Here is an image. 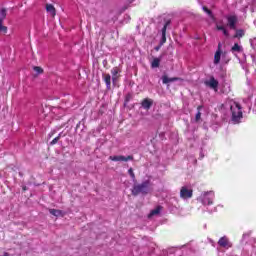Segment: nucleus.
Masks as SVG:
<instances>
[{"label": "nucleus", "mask_w": 256, "mask_h": 256, "mask_svg": "<svg viewBox=\"0 0 256 256\" xmlns=\"http://www.w3.org/2000/svg\"><path fill=\"white\" fill-rule=\"evenodd\" d=\"M229 107L232 113V122L237 124L243 119V111L241 110V105L235 101L229 102Z\"/></svg>", "instance_id": "f257e3e1"}, {"label": "nucleus", "mask_w": 256, "mask_h": 256, "mask_svg": "<svg viewBox=\"0 0 256 256\" xmlns=\"http://www.w3.org/2000/svg\"><path fill=\"white\" fill-rule=\"evenodd\" d=\"M197 201L202 203V205H213V201H215V192L214 191H204L200 194Z\"/></svg>", "instance_id": "f03ea898"}, {"label": "nucleus", "mask_w": 256, "mask_h": 256, "mask_svg": "<svg viewBox=\"0 0 256 256\" xmlns=\"http://www.w3.org/2000/svg\"><path fill=\"white\" fill-rule=\"evenodd\" d=\"M139 193H149V181H144L141 184L134 185L132 195H139Z\"/></svg>", "instance_id": "7ed1b4c3"}, {"label": "nucleus", "mask_w": 256, "mask_h": 256, "mask_svg": "<svg viewBox=\"0 0 256 256\" xmlns=\"http://www.w3.org/2000/svg\"><path fill=\"white\" fill-rule=\"evenodd\" d=\"M180 197L187 201V199H191L193 197V188L191 186H183L180 189Z\"/></svg>", "instance_id": "20e7f679"}, {"label": "nucleus", "mask_w": 256, "mask_h": 256, "mask_svg": "<svg viewBox=\"0 0 256 256\" xmlns=\"http://www.w3.org/2000/svg\"><path fill=\"white\" fill-rule=\"evenodd\" d=\"M218 245L222 249H231L233 247V243L229 240L227 236H223L218 240Z\"/></svg>", "instance_id": "39448f33"}, {"label": "nucleus", "mask_w": 256, "mask_h": 256, "mask_svg": "<svg viewBox=\"0 0 256 256\" xmlns=\"http://www.w3.org/2000/svg\"><path fill=\"white\" fill-rule=\"evenodd\" d=\"M226 19L228 21L227 26L231 29H237V21H239V19L237 18V15L235 14H230L228 16H226Z\"/></svg>", "instance_id": "423d86ee"}, {"label": "nucleus", "mask_w": 256, "mask_h": 256, "mask_svg": "<svg viewBox=\"0 0 256 256\" xmlns=\"http://www.w3.org/2000/svg\"><path fill=\"white\" fill-rule=\"evenodd\" d=\"M216 29H217V31H222V33H223V35H225V37H229V31L227 30V24H225L223 19L218 20L216 22Z\"/></svg>", "instance_id": "0eeeda50"}, {"label": "nucleus", "mask_w": 256, "mask_h": 256, "mask_svg": "<svg viewBox=\"0 0 256 256\" xmlns=\"http://www.w3.org/2000/svg\"><path fill=\"white\" fill-rule=\"evenodd\" d=\"M206 87H209L210 89H213L214 91H217L219 87V81L215 79V77H210L208 80L205 81Z\"/></svg>", "instance_id": "6e6552de"}, {"label": "nucleus", "mask_w": 256, "mask_h": 256, "mask_svg": "<svg viewBox=\"0 0 256 256\" xmlns=\"http://www.w3.org/2000/svg\"><path fill=\"white\" fill-rule=\"evenodd\" d=\"M110 161H133V156H110Z\"/></svg>", "instance_id": "1a4fd4ad"}, {"label": "nucleus", "mask_w": 256, "mask_h": 256, "mask_svg": "<svg viewBox=\"0 0 256 256\" xmlns=\"http://www.w3.org/2000/svg\"><path fill=\"white\" fill-rule=\"evenodd\" d=\"M169 25H171L170 21H167L164 25V27L162 28V38H161V45H163L164 43L167 42V37H166V33H167V27H169Z\"/></svg>", "instance_id": "9d476101"}, {"label": "nucleus", "mask_w": 256, "mask_h": 256, "mask_svg": "<svg viewBox=\"0 0 256 256\" xmlns=\"http://www.w3.org/2000/svg\"><path fill=\"white\" fill-rule=\"evenodd\" d=\"M119 73H121V70H119V68H113L111 70V74H112V81L113 84L115 85V83H117L118 79H119Z\"/></svg>", "instance_id": "9b49d317"}, {"label": "nucleus", "mask_w": 256, "mask_h": 256, "mask_svg": "<svg viewBox=\"0 0 256 256\" xmlns=\"http://www.w3.org/2000/svg\"><path fill=\"white\" fill-rule=\"evenodd\" d=\"M46 11L49 13V15H51V17H55V15H57L55 6H53V4H46Z\"/></svg>", "instance_id": "f8f14e48"}, {"label": "nucleus", "mask_w": 256, "mask_h": 256, "mask_svg": "<svg viewBox=\"0 0 256 256\" xmlns=\"http://www.w3.org/2000/svg\"><path fill=\"white\" fill-rule=\"evenodd\" d=\"M151 105H153V100L146 98L142 101L143 109H151Z\"/></svg>", "instance_id": "ddd939ff"}, {"label": "nucleus", "mask_w": 256, "mask_h": 256, "mask_svg": "<svg viewBox=\"0 0 256 256\" xmlns=\"http://www.w3.org/2000/svg\"><path fill=\"white\" fill-rule=\"evenodd\" d=\"M231 51L233 53H243V46L239 45L238 43H235L232 46Z\"/></svg>", "instance_id": "4468645a"}, {"label": "nucleus", "mask_w": 256, "mask_h": 256, "mask_svg": "<svg viewBox=\"0 0 256 256\" xmlns=\"http://www.w3.org/2000/svg\"><path fill=\"white\" fill-rule=\"evenodd\" d=\"M222 51H216L214 54V65H219V63H221V55H222Z\"/></svg>", "instance_id": "2eb2a0df"}, {"label": "nucleus", "mask_w": 256, "mask_h": 256, "mask_svg": "<svg viewBox=\"0 0 256 256\" xmlns=\"http://www.w3.org/2000/svg\"><path fill=\"white\" fill-rule=\"evenodd\" d=\"M173 81H177V78H169L166 75L162 76V83L167 85V83H173Z\"/></svg>", "instance_id": "dca6fc26"}, {"label": "nucleus", "mask_w": 256, "mask_h": 256, "mask_svg": "<svg viewBox=\"0 0 256 256\" xmlns=\"http://www.w3.org/2000/svg\"><path fill=\"white\" fill-rule=\"evenodd\" d=\"M49 213L51 215H54V217H61V216H63V211L57 210V209H50Z\"/></svg>", "instance_id": "f3484780"}, {"label": "nucleus", "mask_w": 256, "mask_h": 256, "mask_svg": "<svg viewBox=\"0 0 256 256\" xmlns=\"http://www.w3.org/2000/svg\"><path fill=\"white\" fill-rule=\"evenodd\" d=\"M159 65H161V58H154L151 63L152 69H157V67H159Z\"/></svg>", "instance_id": "a211bd4d"}, {"label": "nucleus", "mask_w": 256, "mask_h": 256, "mask_svg": "<svg viewBox=\"0 0 256 256\" xmlns=\"http://www.w3.org/2000/svg\"><path fill=\"white\" fill-rule=\"evenodd\" d=\"M7 17V8L0 9V21L4 22Z\"/></svg>", "instance_id": "6ab92c4d"}, {"label": "nucleus", "mask_w": 256, "mask_h": 256, "mask_svg": "<svg viewBox=\"0 0 256 256\" xmlns=\"http://www.w3.org/2000/svg\"><path fill=\"white\" fill-rule=\"evenodd\" d=\"M104 81L106 83L107 89H111V75L110 74L104 75Z\"/></svg>", "instance_id": "aec40b11"}, {"label": "nucleus", "mask_w": 256, "mask_h": 256, "mask_svg": "<svg viewBox=\"0 0 256 256\" xmlns=\"http://www.w3.org/2000/svg\"><path fill=\"white\" fill-rule=\"evenodd\" d=\"M159 213H161V206H158L157 208L152 210L150 212V214L148 215V217H149V219H151V217H154V215H159Z\"/></svg>", "instance_id": "412c9836"}, {"label": "nucleus", "mask_w": 256, "mask_h": 256, "mask_svg": "<svg viewBox=\"0 0 256 256\" xmlns=\"http://www.w3.org/2000/svg\"><path fill=\"white\" fill-rule=\"evenodd\" d=\"M245 35V31L243 29H239L236 30V34L234 35V37L236 39H241V37H243Z\"/></svg>", "instance_id": "4be33fe9"}, {"label": "nucleus", "mask_w": 256, "mask_h": 256, "mask_svg": "<svg viewBox=\"0 0 256 256\" xmlns=\"http://www.w3.org/2000/svg\"><path fill=\"white\" fill-rule=\"evenodd\" d=\"M7 26L3 25V22L0 20V33H3L4 35L7 34Z\"/></svg>", "instance_id": "5701e85b"}, {"label": "nucleus", "mask_w": 256, "mask_h": 256, "mask_svg": "<svg viewBox=\"0 0 256 256\" xmlns=\"http://www.w3.org/2000/svg\"><path fill=\"white\" fill-rule=\"evenodd\" d=\"M195 121L196 122L201 121V106L198 107V112L196 114Z\"/></svg>", "instance_id": "b1692460"}, {"label": "nucleus", "mask_w": 256, "mask_h": 256, "mask_svg": "<svg viewBox=\"0 0 256 256\" xmlns=\"http://www.w3.org/2000/svg\"><path fill=\"white\" fill-rule=\"evenodd\" d=\"M34 71H35L36 75H41V73H43V68H41L39 66H35Z\"/></svg>", "instance_id": "393cba45"}, {"label": "nucleus", "mask_w": 256, "mask_h": 256, "mask_svg": "<svg viewBox=\"0 0 256 256\" xmlns=\"http://www.w3.org/2000/svg\"><path fill=\"white\" fill-rule=\"evenodd\" d=\"M61 139V134H59L56 138H54L51 142L50 145H56V143Z\"/></svg>", "instance_id": "a878e982"}, {"label": "nucleus", "mask_w": 256, "mask_h": 256, "mask_svg": "<svg viewBox=\"0 0 256 256\" xmlns=\"http://www.w3.org/2000/svg\"><path fill=\"white\" fill-rule=\"evenodd\" d=\"M128 173L133 181H135V173L133 172V168H130L128 170Z\"/></svg>", "instance_id": "bb28decb"}, {"label": "nucleus", "mask_w": 256, "mask_h": 256, "mask_svg": "<svg viewBox=\"0 0 256 256\" xmlns=\"http://www.w3.org/2000/svg\"><path fill=\"white\" fill-rule=\"evenodd\" d=\"M203 11H204L205 13H207L208 15H211V10H209V8L203 7Z\"/></svg>", "instance_id": "cd10ccee"}, {"label": "nucleus", "mask_w": 256, "mask_h": 256, "mask_svg": "<svg viewBox=\"0 0 256 256\" xmlns=\"http://www.w3.org/2000/svg\"><path fill=\"white\" fill-rule=\"evenodd\" d=\"M221 47H223V44L221 42L218 43V49L216 51H221Z\"/></svg>", "instance_id": "c85d7f7f"}]
</instances>
